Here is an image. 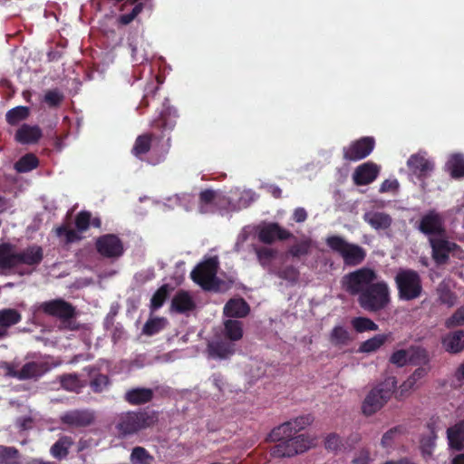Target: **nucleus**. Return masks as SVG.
<instances>
[{"instance_id": "nucleus-1", "label": "nucleus", "mask_w": 464, "mask_h": 464, "mask_svg": "<svg viewBox=\"0 0 464 464\" xmlns=\"http://www.w3.org/2000/svg\"><path fill=\"white\" fill-rule=\"evenodd\" d=\"M342 288L350 295L357 296L360 307L369 313L385 310L391 303V291L384 280H378L372 268L362 267L344 275Z\"/></svg>"}, {"instance_id": "nucleus-2", "label": "nucleus", "mask_w": 464, "mask_h": 464, "mask_svg": "<svg viewBox=\"0 0 464 464\" xmlns=\"http://www.w3.org/2000/svg\"><path fill=\"white\" fill-rule=\"evenodd\" d=\"M15 249V246L11 243L0 244L1 274L14 272L20 265L37 266L44 259V250L38 245H30L19 252Z\"/></svg>"}, {"instance_id": "nucleus-3", "label": "nucleus", "mask_w": 464, "mask_h": 464, "mask_svg": "<svg viewBox=\"0 0 464 464\" xmlns=\"http://www.w3.org/2000/svg\"><path fill=\"white\" fill-rule=\"evenodd\" d=\"M178 117L177 109L169 104L168 98H165L162 110L151 122L152 130L140 135L134 145H168L170 142V138L167 132L173 130Z\"/></svg>"}, {"instance_id": "nucleus-4", "label": "nucleus", "mask_w": 464, "mask_h": 464, "mask_svg": "<svg viewBox=\"0 0 464 464\" xmlns=\"http://www.w3.org/2000/svg\"><path fill=\"white\" fill-rule=\"evenodd\" d=\"M158 420L159 414L155 411H129L118 415L115 428L121 435L129 436L154 426Z\"/></svg>"}, {"instance_id": "nucleus-5", "label": "nucleus", "mask_w": 464, "mask_h": 464, "mask_svg": "<svg viewBox=\"0 0 464 464\" xmlns=\"http://www.w3.org/2000/svg\"><path fill=\"white\" fill-rule=\"evenodd\" d=\"M57 365L58 363L43 359L26 362L20 369H18V363L14 362H3L0 363V369L4 371L5 377L19 381L33 380L36 382Z\"/></svg>"}, {"instance_id": "nucleus-6", "label": "nucleus", "mask_w": 464, "mask_h": 464, "mask_svg": "<svg viewBox=\"0 0 464 464\" xmlns=\"http://www.w3.org/2000/svg\"><path fill=\"white\" fill-rule=\"evenodd\" d=\"M38 310L45 315L58 319L63 329L77 331L80 328L79 324L75 321L76 307L63 298L43 302L39 304Z\"/></svg>"}, {"instance_id": "nucleus-7", "label": "nucleus", "mask_w": 464, "mask_h": 464, "mask_svg": "<svg viewBox=\"0 0 464 464\" xmlns=\"http://www.w3.org/2000/svg\"><path fill=\"white\" fill-rule=\"evenodd\" d=\"M397 387L396 378L387 377L373 387L365 397L362 410L364 415L371 416L380 411L391 399Z\"/></svg>"}, {"instance_id": "nucleus-8", "label": "nucleus", "mask_w": 464, "mask_h": 464, "mask_svg": "<svg viewBox=\"0 0 464 464\" xmlns=\"http://www.w3.org/2000/svg\"><path fill=\"white\" fill-rule=\"evenodd\" d=\"M219 268L218 256L208 257L198 264L190 273L194 283L205 291H219L222 281L217 276Z\"/></svg>"}, {"instance_id": "nucleus-9", "label": "nucleus", "mask_w": 464, "mask_h": 464, "mask_svg": "<svg viewBox=\"0 0 464 464\" xmlns=\"http://www.w3.org/2000/svg\"><path fill=\"white\" fill-rule=\"evenodd\" d=\"M325 243L333 252L343 258V264L347 266H359L366 257V251L363 247L346 241L341 236H330L326 238Z\"/></svg>"}, {"instance_id": "nucleus-10", "label": "nucleus", "mask_w": 464, "mask_h": 464, "mask_svg": "<svg viewBox=\"0 0 464 464\" xmlns=\"http://www.w3.org/2000/svg\"><path fill=\"white\" fill-rule=\"evenodd\" d=\"M394 282L400 300H415L422 294L421 277L416 270L401 268L394 277Z\"/></svg>"}, {"instance_id": "nucleus-11", "label": "nucleus", "mask_w": 464, "mask_h": 464, "mask_svg": "<svg viewBox=\"0 0 464 464\" xmlns=\"http://www.w3.org/2000/svg\"><path fill=\"white\" fill-rule=\"evenodd\" d=\"M276 442V444L270 449V455L273 458H290L306 451L313 445V440L304 434Z\"/></svg>"}, {"instance_id": "nucleus-12", "label": "nucleus", "mask_w": 464, "mask_h": 464, "mask_svg": "<svg viewBox=\"0 0 464 464\" xmlns=\"http://www.w3.org/2000/svg\"><path fill=\"white\" fill-rule=\"evenodd\" d=\"M97 253L107 259H118L123 256L125 248L122 240L115 234H104L95 240Z\"/></svg>"}, {"instance_id": "nucleus-13", "label": "nucleus", "mask_w": 464, "mask_h": 464, "mask_svg": "<svg viewBox=\"0 0 464 464\" xmlns=\"http://www.w3.org/2000/svg\"><path fill=\"white\" fill-rule=\"evenodd\" d=\"M417 228L420 232L430 237H444L446 229L442 216L436 210H429L424 214L418 224Z\"/></svg>"}, {"instance_id": "nucleus-14", "label": "nucleus", "mask_w": 464, "mask_h": 464, "mask_svg": "<svg viewBox=\"0 0 464 464\" xmlns=\"http://www.w3.org/2000/svg\"><path fill=\"white\" fill-rule=\"evenodd\" d=\"M256 235L259 242L266 245H272L276 240L285 241L294 237L289 230L284 228L276 222L264 223L259 226Z\"/></svg>"}, {"instance_id": "nucleus-15", "label": "nucleus", "mask_w": 464, "mask_h": 464, "mask_svg": "<svg viewBox=\"0 0 464 464\" xmlns=\"http://www.w3.org/2000/svg\"><path fill=\"white\" fill-rule=\"evenodd\" d=\"M94 412L91 410H72L64 412L61 422L70 428H85L93 423Z\"/></svg>"}, {"instance_id": "nucleus-16", "label": "nucleus", "mask_w": 464, "mask_h": 464, "mask_svg": "<svg viewBox=\"0 0 464 464\" xmlns=\"http://www.w3.org/2000/svg\"><path fill=\"white\" fill-rule=\"evenodd\" d=\"M429 242L432 250V258L439 265L447 263L450 253L457 247V244L450 242L446 238V235L430 237Z\"/></svg>"}, {"instance_id": "nucleus-17", "label": "nucleus", "mask_w": 464, "mask_h": 464, "mask_svg": "<svg viewBox=\"0 0 464 464\" xmlns=\"http://www.w3.org/2000/svg\"><path fill=\"white\" fill-rule=\"evenodd\" d=\"M379 172L380 169L376 164L363 163L355 169L353 179L357 186L368 185L375 180Z\"/></svg>"}, {"instance_id": "nucleus-18", "label": "nucleus", "mask_w": 464, "mask_h": 464, "mask_svg": "<svg viewBox=\"0 0 464 464\" xmlns=\"http://www.w3.org/2000/svg\"><path fill=\"white\" fill-rule=\"evenodd\" d=\"M43 136L41 128L37 125L22 124L15 132L14 139L22 144L36 143Z\"/></svg>"}, {"instance_id": "nucleus-19", "label": "nucleus", "mask_w": 464, "mask_h": 464, "mask_svg": "<svg viewBox=\"0 0 464 464\" xmlns=\"http://www.w3.org/2000/svg\"><path fill=\"white\" fill-rule=\"evenodd\" d=\"M409 169L418 176H427L434 169V164L420 153L411 155L407 160Z\"/></svg>"}, {"instance_id": "nucleus-20", "label": "nucleus", "mask_w": 464, "mask_h": 464, "mask_svg": "<svg viewBox=\"0 0 464 464\" xmlns=\"http://www.w3.org/2000/svg\"><path fill=\"white\" fill-rule=\"evenodd\" d=\"M153 395L150 388L137 387L128 390L123 398L130 405H141L150 402Z\"/></svg>"}, {"instance_id": "nucleus-21", "label": "nucleus", "mask_w": 464, "mask_h": 464, "mask_svg": "<svg viewBox=\"0 0 464 464\" xmlns=\"http://www.w3.org/2000/svg\"><path fill=\"white\" fill-rule=\"evenodd\" d=\"M250 312L249 304L243 298L230 299L224 306V314L227 317L243 318Z\"/></svg>"}, {"instance_id": "nucleus-22", "label": "nucleus", "mask_w": 464, "mask_h": 464, "mask_svg": "<svg viewBox=\"0 0 464 464\" xmlns=\"http://www.w3.org/2000/svg\"><path fill=\"white\" fill-rule=\"evenodd\" d=\"M363 220L375 230H386L392 224V217L384 212H367L363 215Z\"/></svg>"}, {"instance_id": "nucleus-23", "label": "nucleus", "mask_w": 464, "mask_h": 464, "mask_svg": "<svg viewBox=\"0 0 464 464\" xmlns=\"http://www.w3.org/2000/svg\"><path fill=\"white\" fill-rule=\"evenodd\" d=\"M442 345L450 353H459L464 350V331L458 330L448 334L442 339Z\"/></svg>"}, {"instance_id": "nucleus-24", "label": "nucleus", "mask_w": 464, "mask_h": 464, "mask_svg": "<svg viewBox=\"0 0 464 464\" xmlns=\"http://www.w3.org/2000/svg\"><path fill=\"white\" fill-rule=\"evenodd\" d=\"M171 307L179 314H184L195 309L196 304L186 291H179L171 301Z\"/></svg>"}, {"instance_id": "nucleus-25", "label": "nucleus", "mask_w": 464, "mask_h": 464, "mask_svg": "<svg viewBox=\"0 0 464 464\" xmlns=\"http://www.w3.org/2000/svg\"><path fill=\"white\" fill-rule=\"evenodd\" d=\"M449 445L456 450L464 449V421H459L447 430Z\"/></svg>"}, {"instance_id": "nucleus-26", "label": "nucleus", "mask_w": 464, "mask_h": 464, "mask_svg": "<svg viewBox=\"0 0 464 464\" xmlns=\"http://www.w3.org/2000/svg\"><path fill=\"white\" fill-rule=\"evenodd\" d=\"M446 169L451 178L455 179L464 178V156L459 153L451 155L446 163Z\"/></svg>"}, {"instance_id": "nucleus-27", "label": "nucleus", "mask_w": 464, "mask_h": 464, "mask_svg": "<svg viewBox=\"0 0 464 464\" xmlns=\"http://www.w3.org/2000/svg\"><path fill=\"white\" fill-rule=\"evenodd\" d=\"M255 253L259 264L270 273V268H275L272 263L276 257L277 251L267 246H256Z\"/></svg>"}, {"instance_id": "nucleus-28", "label": "nucleus", "mask_w": 464, "mask_h": 464, "mask_svg": "<svg viewBox=\"0 0 464 464\" xmlns=\"http://www.w3.org/2000/svg\"><path fill=\"white\" fill-rule=\"evenodd\" d=\"M225 337L231 342L239 341L243 337V324L240 321L228 319L224 322Z\"/></svg>"}, {"instance_id": "nucleus-29", "label": "nucleus", "mask_w": 464, "mask_h": 464, "mask_svg": "<svg viewBox=\"0 0 464 464\" xmlns=\"http://www.w3.org/2000/svg\"><path fill=\"white\" fill-rule=\"evenodd\" d=\"M390 334H376L373 337L362 342L358 351L360 353H370L379 350L389 339Z\"/></svg>"}, {"instance_id": "nucleus-30", "label": "nucleus", "mask_w": 464, "mask_h": 464, "mask_svg": "<svg viewBox=\"0 0 464 464\" xmlns=\"http://www.w3.org/2000/svg\"><path fill=\"white\" fill-rule=\"evenodd\" d=\"M427 428L429 433L421 437L420 449L424 455H431L436 445L437 433L434 423L429 422Z\"/></svg>"}, {"instance_id": "nucleus-31", "label": "nucleus", "mask_w": 464, "mask_h": 464, "mask_svg": "<svg viewBox=\"0 0 464 464\" xmlns=\"http://www.w3.org/2000/svg\"><path fill=\"white\" fill-rule=\"evenodd\" d=\"M292 422L285 421L279 426L274 428L269 433V440L277 441L283 440H288L295 437L294 432V427H291Z\"/></svg>"}, {"instance_id": "nucleus-32", "label": "nucleus", "mask_w": 464, "mask_h": 464, "mask_svg": "<svg viewBox=\"0 0 464 464\" xmlns=\"http://www.w3.org/2000/svg\"><path fill=\"white\" fill-rule=\"evenodd\" d=\"M73 441L71 437L63 436L61 437L52 447H51V454L61 459L65 458L69 453V448L72 445Z\"/></svg>"}, {"instance_id": "nucleus-33", "label": "nucleus", "mask_w": 464, "mask_h": 464, "mask_svg": "<svg viewBox=\"0 0 464 464\" xmlns=\"http://www.w3.org/2000/svg\"><path fill=\"white\" fill-rule=\"evenodd\" d=\"M160 90L158 80L152 79L147 82L144 88V93L140 102L139 108H148L152 100H154Z\"/></svg>"}, {"instance_id": "nucleus-34", "label": "nucleus", "mask_w": 464, "mask_h": 464, "mask_svg": "<svg viewBox=\"0 0 464 464\" xmlns=\"http://www.w3.org/2000/svg\"><path fill=\"white\" fill-rule=\"evenodd\" d=\"M430 362L427 350L420 346H411L409 348V363L413 365H426Z\"/></svg>"}, {"instance_id": "nucleus-35", "label": "nucleus", "mask_w": 464, "mask_h": 464, "mask_svg": "<svg viewBox=\"0 0 464 464\" xmlns=\"http://www.w3.org/2000/svg\"><path fill=\"white\" fill-rule=\"evenodd\" d=\"M210 353L213 356L227 359L235 353V345L229 342L219 341L210 346Z\"/></svg>"}, {"instance_id": "nucleus-36", "label": "nucleus", "mask_w": 464, "mask_h": 464, "mask_svg": "<svg viewBox=\"0 0 464 464\" xmlns=\"http://www.w3.org/2000/svg\"><path fill=\"white\" fill-rule=\"evenodd\" d=\"M30 114V109L26 106H17L9 110L5 114V120L10 125H17L26 120Z\"/></svg>"}, {"instance_id": "nucleus-37", "label": "nucleus", "mask_w": 464, "mask_h": 464, "mask_svg": "<svg viewBox=\"0 0 464 464\" xmlns=\"http://www.w3.org/2000/svg\"><path fill=\"white\" fill-rule=\"evenodd\" d=\"M22 320L21 314L12 308H6L0 310V327L8 328L16 324H18Z\"/></svg>"}, {"instance_id": "nucleus-38", "label": "nucleus", "mask_w": 464, "mask_h": 464, "mask_svg": "<svg viewBox=\"0 0 464 464\" xmlns=\"http://www.w3.org/2000/svg\"><path fill=\"white\" fill-rule=\"evenodd\" d=\"M330 341L334 346L346 345L351 341L350 333L343 326H334L330 334Z\"/></svg>"}, {"instance_id": "nucleus-39", "label": "nucleus", "mask_w": 464, "mask_h": 464, "mask_svg": "<svg viewBox=\"0 0 464 464\" xmlns=\"http://www.w3.org/2000/svg\"><path fill=\"white\" fill-rule=\"evenodd\" d=\"M38 163V159L34 154L28 153L15 162L14 169L19 173H25L35 169Z\"/></svg>"}, {"instance_id": "nucleus-40", "label": "nucleus", "mask_w": 464, "mask_h": 464, "mask_svg": "<svg viewBox=\"0 0 464 464\" xmlns=\"http://www.w3.org/2000/svg\"><path fill=\"white\" fill-rule=\"evenodd\" d=\"M351 324L357 333L377 331L379 329L378 324H375L372 319L363 316L353 318Z\"/></svg>"}, {"instance_id": "nucleus-41", "label": "nucleus", "mask_w": 464, "mask_h": 464, "mask_svg": "<svg viewBox=\"0 0 464 464\" xmlns=\"http://www.w3.org/2000/svg\"><path fill=\"white\" fill-rule=\"evenodd\" d=\"M270 274L291 283L297 282L299 278V271L294 266H286L281 269H277L276 267L270 268Z\"/></svg>"}, {"instance_id": "nucleus-42", "label": "nucleus", "mask_w": 464, "mask_h": 464, "mask_svg": "<svg viewBox=\"0 0 464 464\" xmlns=\"http://www.w3.org/2000/svg\"><path fill=\"white\" fill-rule=\"evenodd\" d=\"M20 453L14 447L0 446V462L3 464H19Z\"/></svg>"}, {"instance_id": "nucleus-43", "label": "nucleus", "mask_w": 464, "mask_h": 464, "mask_svg": "<svg viewBox=\"0 0 464 464\" xmlns=\"http://www.w3.org/2000/svg\"><path fill=\"white\" fill-rule=\"evenodd\" d=\"M374 147H348L344 150V157L353 161L366 158Z\"/></svg>"}, {"instance_id": "nucleus-44", "label": "nucleus", "mask_w": 464, "mask_h": 464, "mask_svg": "<svg viewBox=\"0 0 464 464\" xmlns=\"http://www.w3.org/2000/svg\"><path fill=\"white\" fill-rule=\"evenodd\" d=\"M439 300L441 304L448 305L449 307L453 306L456 304L457 296L448 285L440 284L437 289Z\"/></svg>"}, {"instance_id": "nucleus-45", "label": "nucleus", "mask_w": 464, "mask_h": 464, "mask_svg": "<svg viewBox=\"0 0 464 464\" xmlns=\"http://www.w3.org/2000/svg\"><path fill=\"white\" fill-rule=\"evenodd\" d=\"M168 295L169 285L165 284L161 285L152 295L150 300V308L152 310L160 308L166 301Z\"/></svg>"}, {"instance_id": "nucleus-46", "label": "nucleus", "mask_w": 464, "mask_h": 464, "mask_svg": "<svg viewBox=\"0 0 464 464\" xmlns=\"http://www.w3.org/2000/svg\"><path fill=\"white\" fill-rule=\"evenodd\" d=\"M164 328V319L162 318H152L148 320L143 328L142 333L146 335H154L160 333Z\"/></svg>"}, {"instance_id": "nucleus-47", "label": "nucleus", "mask_w": 464, "mask_h": 464, "mask_svg": "<svg viewBox=\"0 0 464 464\" xmlns=\"http://www.w3.org/2000/svg\"><path fill=\"white\" fill-rule=\"evenodd\" d=\"M74 224L78 232L83 233L87 231L91 226V212L86 210L80 211L75 216Z\"/></svg>"}, {"instance_id": "nucleus-48", "label": "nucleus", "mask_w": 464, "mask_h": 464, "mask_svg": "<svg viewBox=\"0 0 464 464\" xmlns=\"http://www.w3.org/2000/svg\"><path fill=\"white\" fill-rule=\"evenodd\" d=\"M110 385V379L105 374H96L90 382V387L95 393L102 392Z\"/></svg>"}, {"instance_id": "nucleus-49", "label": "nucleus", "mask_w": 464, "mask_h": 464, "mask_svg": "<svg viewBox=\"0 0 464 464\" xmlns=\"http://www.w3.org/2000/svg\"><path fill=\"white\" fill-rule=\"evenodd\" d=\"M81 233L74 229H71L66 226H61L56 228V235L58 237H65V242L67 244L77 242L82 239Z\"/></svg>"}, {"instance_id": "nucleus-50", "label": "nucleus", "mask_w": 464, "mask_h": 464, "mask_svg": "<svg viewBox=\"0 0 464 464\" xmlns=\"http://www.w3.org/2000/svg\"><path fill=\"white\" fill-rule=\"evenodd\" d=\"M401 432H402V427L401 426H396V427H393V428L390 429L389 430H387L382 435V438L381 440L382 447L384 448V449L392 448V446L393 445L395 438L398 435L401 434Z\"/></svg>"}, {"instance_id": "nucleus-51", "label": "nucleus", "mask_w": 464, "mask_h": 464, "mask_svg": "<svg viewBox=\"0 0 464 464\" xmlns=\"http://www.w3.org/2000/svg\"><path fill=\"white\" fill-rule=\"evenodd\" d=\"M62 387L70 392L77 391L81 385L76 374H63L60 377Z\"/></svg>"}, {"instance_id": "nucleus-52", "label": "nucleus", "mask_w": 464, "mask_h": 464, "mask_svg": "<svg viewBox=\"0 0 464 464\" xmlns=\"http://www.w3.org/2000/svg\"><path fill=\"white\" fill-rule=\"evenodd\" d=\"M389 362L397 367H403L409 363V349L397 350L392 353Z\"/></svg>"}, {"instance_id": "nucleus-53", "label": "nucleus", "mask_w": 464, "mask_h": 464, "mask_svg": "<svg viewBox=\"0 0 464 464\" xmlns=\"http://www.w3.org/2000/svg\"><path fill=\"white\" fill-rule=\"evenodd\" d=\"M153 457L149 454L146 449L135 447L130 454V460L140 464H148V460H152Z\"/></svg>"}, {"instance_id": "nucleus-54", "label": "nucleus", "mask_w": 464, "mask_h": 464, "mask_svg": "<svg viewBox=\"0 0 464 464\" xmlns=\"http://www.w3.org/2000/svg\"><path fill=\"white\" fill-rule=\"evenodd\" d=\"M428 373V370L424 367L417 368L411 375L401 385V390H409L411 389L415 383L423 378Z\"/></svg>"}, {"instance_id": "nucleus-55", "label": "nucleus", "mask_w": 464, "mask_h": 464, "mask_svg": "<svg viewBox=\"0 0 464 464\" xmlns=\"http://www.w3.org/2000/svg\"><path fill=\"white\" fill-rule=\"evenodd\" d=\"M134 7L129 14H121L118 17V23L121 25L130 24L143 10L144 5L142 3L134 4Z\"/></svg>"}, {"instance_id": "nucleus-56", "label": "nucleus", "mask_w": 464, "mask_h": 464, "mask_svg": "<svg viewBox=\"0 0 464 464\" xmlns=\"http://www.w3.org/2000/svg\"><path fill=\"white\" fill-rule=\"evenodd\" d=\"M313 421L314 417L311 414L302 415L288 420V422H292L291 427H294L295 434L309 426Z\"/></svg>"}, {"instance_id": "nucleus-57", "label": "nucleus", "mask_w": 464, "mask_h": 464, "mask_svg": "<svg viewBox=\"0 0 464 464\" xmlns=\"http://www.w3.org/2000/svg\"><path fill=\"white\" fill-rule=\"evenodd\" d=\"M310 250V243L306 240L301 241L297 244L293 245L288 253L294 257H301L306 256Z\"/></svg>"}, {"instance_id": "nucleus-58", "label": "nucleus", "mask_w": 464, "mask_h": 464, "mask_svg": "<svg viewBox=\"0 0 464 464\" xmlns=\"http://www.w3.org/2000/svg\"><path fill=\"white\" fill-rule=\"evenodd\" d=\"M63 100V95L58 90L48 91L44 95V102L50 107H57Z\"/></svg>"}, {"instance_id": "nucleus-59", "label": "nucleus", "mask_w": 464, "mask_h": 464, "mask_svg": "<svg viewBox=\"0 0 464 464\" xmlns=\"http://www.w3.org/2000/svg\"><path fill=\"white\" fill-rule=\"evenodd\" d=\"M448 328L464 324V305L459 307L445 323Z\"/></svg>"}, {"instance_id": "nucleus-60", "label": "nucleus", "mask_w": 464, "mask_h": 464, "mask_svg": "<svg viewBox=\"0 0 464 464\" xmlns=\"http://www.w3.org/2000/svg\"><path fill=\"white\" fill-rule=\"evenodd\" d=\"M324 446L328 450L338 451L343 446L342 440L338 434L331 433L326 437Z\"/></svg>"}, {"instance_id": "nucleus-61", "label": "nucleus", "mask_w": 464, "mask_h": 464, "mask_svg": "<svg viewBox=\"0 0 464 464\" xmlns=\"http://www.w3.org/2000/svg\"><path fill=\"white\" fill-rule=\"evenodd\" d=\"M217 198V192L213 189L207 188L202 190L199 193V204L201 205V208L203 206H208L210 204H213Z\"/></svg>"}, {"instance_id": "nucleus-62", "label": "nucleus", "mask_w": 464, "mask_h": 464, "mask_svg": "<svg viewBox=\"0 0 464 464\" xmlns=\"http://www.w3.org/2000/svg\"><path fill=\"white\" fill-rule=\"evenodd\" d=\"M400 184L399 181L394 179H385L380 186L379 192L386 193L392 192L395 193L399 189Z\"/></svg>"}, {"instance_id": "nucleus-63", "label": "nucleus", "mask_w": 464, "mask_h": 464, "mask_svg": "<svg viewBox=\"0 0 464 464\" xmlns=\"http://www.w3.org/2000/svg\"><path fill=\"white\" fill-rule=\"evenodd\" d=\"M151 147H133L131 150L132 154L139 158L141 160H147L150 163H155L149 159H147V155L150 153Z\"/></svg>"}, {"instance_id": "nucleus-64", "label": "nucleus", "mask_w": 464, "mask_h": 464, "mask_svg": "<svg viewBox=\"0 0 464 464\" xmlns=\"http://www.w3.org/2000/svg\"><path fill=\"white\" fill-rule=\"evenodd\" d=\"M371 461L369 450L362 449L359 451L358 456L353 459V464H370Z\"/></svg>"}]
</instances>
